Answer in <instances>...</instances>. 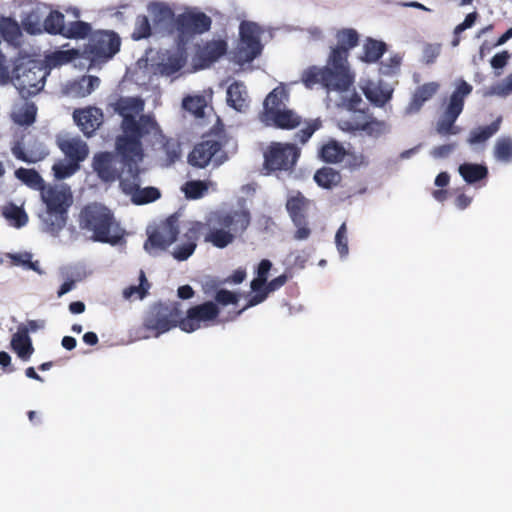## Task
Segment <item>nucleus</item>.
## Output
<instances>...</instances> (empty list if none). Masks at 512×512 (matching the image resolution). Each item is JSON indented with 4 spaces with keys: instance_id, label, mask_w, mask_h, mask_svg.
Wrapping results in <instances>:
<instances>
[{
    "instance_id": "f257e3e1",
    "label": "nucleus",
    "mask_w": 512,
    "mask_h": 512,
    "mask_svg": "<svg viewBox=\"0 0 512 512\" xmlns=\"http://www.w3.org/2000/svg\"><path fill=\"white\" fill-rule=\"evenodd\" d=\"M337 40L338 45L332 49L327 66H312L303 71L301 81L306 88L320 84L328 92L345 93L352 87L355 76L349 69L347 57L349 49L357 45L358 36L355 30L345 29L338 32Z\"/></svg>"
},
{
    "instance_id": "f03ea898",
    "label": "nucleus",
    "mask_w": 512,
    "mask_h": 512,
    "mask_svg": "<svg viewBox=\"0 0 512 512\" xmlns=\"http://www.w3.org/2000/svg\"><path fill=\"white\" fill-rule=\"evenodd\" d=\"M144 102L139 98H121L116 103L115 110L123 117V135L118 137L116 147L124 157L132 153L133 161H142L143 153L140 138L144 135H153L163 138L160 127L151 116L142 115L138 120L136 117L142 113Z\"/></svg>"
},
{
    "instance_id": "7ed1b4c3",
    "label": "nucleus",
    "mask_w": 512,
    "mask_h": 512,
    "mask_svg": "<svg viewBox=\"0 0 512 512\" xmlns=\"http://www.w3.org/2000/svg\"><path fill=\"white\" fill-rule=\"evenodd\" d=\"M120 49V38L112 31L94 32L86 48L80 52L77 49L60 50L54 52L47 58L49 65L57 66L74 61L78 58H85L91 63L107 61L111 59Z\"/></svg>"
},
{
    "instance_id": "20e7f679",
    "label": "nucleus",
    "mask_w": 512,
    "mask_h": 512,
    "mask_svg": "<svg viewBox=\"0 0 512 512\" xmlns=\"http://www.w3.org/2000/svg\"><path fill=\"white\" fill-rule=\"evenodd\" d=\"M40 194L46 206V211L40 215L43 230L52 236H57L66 225L67 211L73 203L71 189L63 183L49 184Z\"/></svg>"
},
{
    "instance_id": "39448f33",
    "label": "nucleus",
    "mask_w": 512,
    "mask_h": 512,
    "mask_svg": "<svg viewBox=\"0 0 512 512\" xmlns=\"http://www.w3.org/2000/svg\"><path fill=\"white\" fill-rule=\"evenodd\" d=\"M250 223L247 210L217 212L208 219L209 233L206 241L215 247L224 248L233 242L236 235L243 233Z\"/></svg>"
},
{
    "instance_id": "423d86ee",
    "label": "nucleus",
    "mask_w": 512,
    "mask_h": 512,
    "mask_svg": "<svg viewBox=\"0 0 512 512\" xmlns=\"http://www.w3.org/2000/svg\"><path fill=\"white\" fill-rule=\"evenodd\" d=\"M79 224L82 229L91 231L96 241L115 244L122 237V230L111 211L98 203L87 205L81 211Z\"/></svg>"
},
{
    "instance_id": "0eeeda50",
    "label": "nucleus",
    "mask_w": 512,
    "mask_h": 512,
    "mask_svg": "<svg viewBox=\"0 0 512 512\" xmlns=\"http://www.w3.org/2000/svg\"><path fill=\"white\" fill-rule=\"evenodd\" d=\"M49 70L43 62L29 57H20L16 60L13 69V83L22 98H28L40 92Z\"/></svg>"
},
{
    "instance_id": "6e6552de",
    "label": "nucleus",
    "mask_w": 512,
    "mask_h": 512,
    "mask_svg": "<svg viewBox=\"0 0 512 512\" xmlns=\"http://www.w3.org/2000/svg\"><path fill=\"white\" fill-rule=\"evenodd\" d=\"M179 306V303L173 302L152 307L147 313L143 323V329L150 331L151 334L143 333L139 335L138 338L148 339L151 336L159 337L173 327L179 326L182 315Z\"/></svg>"
},
{
    "instance_id": "1a4fd4ad",
    "label": "nucleus",
    "mask_w": 512,
    "mask_h": 512,
    "mask_svg": "<svg viewBox=\"0 0 512 512\" xmlns=\"http://www.w3.org/2000/svg\"><path fill=\"white\" fill-rule=\"evenodd\" d=\"M124 165L127 167V172L121 176L120 187L126 195L131 197V201L137 205L146 204L157 200L160 197V192L154 187L141 188L139 180L138 164L141 161H133L132 153L124 157Z\"/></svg>"
},
{
    "instance_id": "9d476101",
    "label": "nucleus",
    "mask_w": 512,
    "mask_h": 512,
    "mask_svg": "<svg viewBox=\"0 0 512 512\" xmlns=\"http://www.w3.org/2000/svg\"><path fill=\"white\" fill-rule=\"evenodd\" d=\"M211 18L195 7L186 8L175 17V31L179 45L185 46L196 35L207 32L211 27Z\"/></svg>"
},
{
    "instance_id": "9b49d317",
    "label": "nucleus",
    "mask_w": 512,
    "mask_h": 512,
    "mask_svg": "<svg viewBox=\"0 0 512 512\" xmlns=\"http://www.w3.org/2000/svg\"><path fill=\"white\" fill-rule=\"evenodd\" d=\"M472 89V86L463 79L456 82V88L450 96L445 112L437 123L439 134L447 135L458 132L453 125L463 111L464 99L472 92Z\"/></svg>"
},
{
    "instance_id": "f8f14e48",
    "label": "nucleus",
    "mask_w": 512,
    "mask_h": 512,
    "mask_svg": "<svg viewBox=\"0 0 512 512\" xmlns=\"http://www.w3.org/2000/svg\"><path fill=\"white\" fill-rule=\"evenodd\" d=\"M340 95V102L337 106L341 109L337 125L345 132H356L362 131V127H355L360 121L359 114H366V112L360 108L362 104V98L351 87L348 88L347 92H338Z\"/></svg>"
},
{
    "instance_id": "ddd939ff",
    "label": "nucleus",
    "mask_w": 512,
    "mask_h": 512,
    "mask_svg": "<svg viewBox=\"0 0 512 512\" xmlns=\"http://www.w3.org/2000/svg\"><path fill=\"white\" fill-rule=\"evenodd\" d=\"M240 42L235 52V60L239 64L253 61L262 51L260 43V27L254 22L240 24Z\"/></svg>"
},
{
    "instance_id": "4468645a",
    "label": "nucleus",
    "mask_w": 512,
    "mask_h": 512,
    "mask_svg": "<svg viewBox=\"0 0 512 512\" xmlns=\"http://www.w3.org/2000/svg\"><path fill=\"white\" fill-rule=\"evenodd\" d=\"M218 315L217 304L208 301L188 309L186 317H181L179 321V328L186 333H192L215 324Z\"/></svg>"
},
{
    "instance_id": "2eb2a0df",
    "label": "nucleus",
    "mask_w": 512,
    "mask_h": 512,
    "mask_svg": "<svg viewBox=\"0 0 512 512\" xmlns=\"http://www.w3.org/2000/svg\"><path fill=\"white\" fill-rule=\"evenodd\" d=\"M223 146L222 140L207 139L193 148L188 156V162L198 168H204L210 163L220 166L227 160Z\"/></svg>"
},
{
    "instance_id": "dca6fc26",
    "label": "nucleus",
    "mask_w": 512,
    "mask_h": 512,
    "mask_svg": "<svg viewBox=\"0 0 512 512\" xmlns=\"http://www.w3.org/2000/svg\"><path fill=\"white\" fill-rule=\"evenodd\" d=\"M299 155V149L293 144L272 143L264 154L265 169L268 171L290 170L296 164Z\"/></svg>"
},
{
    "instance_id": "f3484780",
    "label": "nucleus",
    "mask_w": 512,
    "mask_h": 512,
    "mask_svg": "<svg viewBox=\"0 0 512 512\" xmlns=\"http://www.w3.org/2000/svg\"><path fill=\"white\" fill-rule=\"evenodd\" d=\"M178 233V217L172 215L156 231L149 235L148 240L144 244V249L151 255H157L176 240Z\"/></svg>"
},
{
    "instance_id": "a211bd4d",
    "label": "nucleus",
    "mask_w": 512,
    "mask_h": 512,
    "mask_svg": "<svg viewBox=\"0 0 512 512\" xmlns=\"http://www.w3.org/2000/svg\"><path fill=\"white\" fill-rule=\"evenodd\" d=\"M22 8L21 24L23 29L30 35H39L43 32L44 16L49 7L47 4L37 0H20Z\"/></svg>"
},
{
    "instance_id": "6ab92c4d",
    "label": "nucleus",
    "mask_w": 512,
    "mask_h": 512,
    "mask_svg": "<svg viewBox=\"0 0 512 512\" xmlns=\"http://www.w3.org/2000/svg\"><path fill=\"white\" fill-rule=\"evenodd\" d=\"M121 164L123 166V170L120 173L118 167L116 166L118 163L117 157L109 152H101L93 157V169L97 173L98 177L104 182H114L116 179L121 180V176L124 172H127V167L124 165L123 155Z\"/></svg>"
},
{
    "instance_id": "aec40b11",
    "label": "nucleus",
    "mask_w": 512,
    "mask_h": 512,
    "mask_svg": "<svg viewBox=\"0 0 512 512\" xmlns=\"http://www.w3.org/2000/svg\"><path fill=\"white\" fill-rule=\"evenodd\" d=\"M187 62V55L183 45L167 51L161 57V61L157 64L156 71L165 77L178 78L181 69Z\"/></svg>"
},
{
    "instance_id": "412c9836",
    "label": "nucleus",
    "mask_w": 512,
    "mask_h": 512,
    "mask_svg": "<svg viewBox=\"0 0 512 512\" xmlns=\"http://www.w3.org/2000/svg\"><path fill=\"white\" fill-rule=\"evenodd\" d=\"M359 87L365 97L375 106L383 107L393 95V87L382 80L361 79Z\"/></svg>"
},
{
    "instance_id": "4be33fe9",
    "label": "nucleus",
    "mask_w": 512,
    "mask_h": 512,
    "mask_svg": "<svg viewBox=\"0 0 512 512\" xmlns=\"http://www.w3.org/2000/svg\"><path fill=\"white\" fill-rule=\"evenodd\" d=\"M260 120L267 126H275L281 129H293L300 124V117L285 106L269 114H261Z\"/></svg>"
},
{
    "instance_id": "5701e85b",
    "label": "nucleus",
    "mask_w": 512,
    "mask_h": 512,
    "mask_svg": "<svg viewBox=\"0 0 512 512\" xmlns=\"http://www.w3.org/2000/svg\"><path fill=\"white\" fill-rule=\"evenodd\" d=\"M73 118L82 132L90 136L103 121V113L99 108L88 107L81 110H76Z\"/></svg>"
},
{
    "instance_id": "b1692460",
    "label": "nucleus",
    "mask_w": 512,
    "mask_h": 512,
    "mask_svg": "<svg viewBox=\"0 0 512 512\" xmlns=\"http://www.w3.org/2000/svg\"><path fill=\"white\" fill-rule=\"evenodd\" d=\"M58 145L67 159L73 160L79 164L86 159L89 153L86 142L79 137H62L58 140Z\"/></svg>"
},
{
    "instance_id": "393cba45",
    "label": "nucleus",
    "mask_w": 512,
    "mask_h": 512,
    "mask_svg": "<svg viewBox=\"0 0 512 512\" xmlns=\"http://www.w3.org/2000/svg\"><path fill=\"white\" fill-rule=\"evenodd\" d=\"M11 347L23 361L30 359L34 348L26 326L21 325L18 327L17 332L12 336Z\"/></svg>"
},
{
    "instance_id": "a878e982",
    "label": "nucleus",
    "mask_w": 512,
    "mask_h": 512,
    "mask_svg": "<svg viewBox=\"0 0 512 512\" xmlns=\"http://www.w3.org/2000/svg\"><path fill=\"white\" fill-rule=\"evenodd\" d=\"M147 11L150 14L155 29L165 28L174 18V11L166 2L155 1L147 5Z\"/></svg>"
},
{
    "instance_id": "bb28decb",
    "label": "nucleus",
    "mask_w": 512,
    "mask_h": 512,
    "mask_svg": "<svg viewBox=\"0 0 512 512\" xmlns=\"http://www.w3.org/2000/svg\"><path fill=\"white\" fill-rule=\"evenodd\" d=\"M271 267L272 263L267 259H264L259 263L257 278L251 282V289L255 294L250 298L249 305H257L266 299L267 293H259V291L264 287Z\"/></svg>"
},
{
    "instance_id": "cd10ccee",
    "label": "nucleus",
    "mask_w": 512,
    "mask_h": 512,
    "mask_svg": "<svg viewBox=\"0 0 512 512\" xmlns=\"http://www.w3.org/2000/svg\"><path fill=\"white\" fill-rule=\"evenodd\" d=\"M438 89L439 84L437 82H429L420 86L413 94L408 106L405 108V114L412 115L417 113L423 104L428 101L438 91Z\"/></svg>"
},
{
    "instance_id": "c85d7f7f",
    "label": "nucleus",
    "mask_w": 512,
    "mask_h": 512,
    "mask_svg": "<svg viewBox=\"0 0 512 512\" xmlns=\"http://www.w3.org/2000/svg\"><path fill=\"white\" fill-rule=\"evenodd\" d=\"M227 104L239 112H243L248 108V93L243 83L236 81L228 87Z\"/></svg>"
},
{
    "instance_id": "c756f323",
    "label": "nucleus",
    "mask_w": 512,
    "mask_h": 512,
    "mask_svg": "<svg viewBox=\"0 0 512 512\" xmlns=\"http://www.w3.org/2000/svg\"><path fill=\"white\" fill-rule=\"evenodd\" d=\"M100 84L96 76H83L77 81L66 85V93L72 97H86L91 94Z\"/></svg>"
},
{
    "instance_id": "7c9ffc66",
    "label": "nucleus",
    "mask_w": 512,
    "mask_h": 512,
    "mask_svg": "<svg viewBox=\"0 0 512 512\" xmlns=\"http://www.w3.org/2000/svg\"><path fill=\"white\" fill-rule=\"evenodd\" d=\"M199 232V224H192L185 233L186 241L178 245L174 251L173 256L179 261L187 260L195 251L196 241Z\"/></svg>"
},
{
    "instance_id": "2f4dec72",
    "label": "nucleus",
    "mask_w": 512,
    "mask_h": 512,
    "mask_svg": "<svg viewBox=\"0 0 512 512\" xmlns=\"http://www.w3.org/2000/svg\"><path fill=\"white\" fill-rule=\"evenodd\" d=\"M37 108L34 103L20 101L14 104L11 112L12 120L19 125H30L35 121Z\"/></svg>"
},
{
    "instance_id": "473e14b6",
    "label": "nucleus",
    "mask_w": 512,
    "mask_h": 512,
    "mask_svg": "<svg viewBox=\"0 0 512 512\" xmlns=\"http://www.w3.org/2000/svg\"><path fill=\"white\" fill-rule=\"evenodd\" d=\"M360 121L355 124V127H362V131L370 136L379 137L390 131V126L387 122L371 118L368 114H359Z\"/></svg>"
},
{
    "instance_id": "72a5a7b5",
    "label": "nucleus",
    "mask_w": 512,
    "mask_h": 512,
    "mask_svg": "<svg viewBox=\"0 0 512 512\" xmlns=\"http://www.w3.org/2000/svg\"><path fill=\"white\" fill-rule=\"evenodd\" d=\"M458 172L467 184H475L485 179L488 175L486 166L475 163H464L458 168Z\"/></svg>"
},
{
    "instance_id": "f704fd0d",
    "label": "nucleus",
    "mask_w": 512,
    "mask_h": 512,
    "mask_svg": "<svg viewBox=\"0 0 512 512\" xmlns=\"http://www.w3.org/2000/svg\"><path fill=\"white\" fill-rule=\"evenodd\" d=\"M288 99V92L284 84H280L271 91L264 101V111L261 114H269L270 111H276L285 106Z\"/></svg>"
},
{
    "instance_id": "c9c22d12",
    "label": "nucleus",
    "mask_w": 512,
    "mask_h": 512,
    "mask_svg": "<svg viewBox=\"0 0 512 512\" xmlns=\"http://www.w3.org/2000/svg\"><path fill=\"white\" fill-rule=\"evenodd\" d=\"M1 213L9 225L15 228H21L28 222L26 212L21 207L13 203L4 205L1 209Z\"/></svg>"
},
{
    "instance_id": "e433bc0d",
    "label": "nucleus",
    "mask_w": 512,
    "mask_h": 512,
    "mask_svg": "<svg viewBox=\"0 0 512 512\" xmlns=\"http://www.w3.org/2000/svg\"><path fill=\"white\" fill-rule=\"evenodd\" d=\"M307 205L308 200L300 193L291 195L288 198L286 208L295 225L302 224V218H304V211Z\"/></svg>"
},
{
    "instance_id": "4c0bfd02",
    "label": "nucleus",
    "mask_w": 512,
    "mask_h": 512,
    "mask_svg": "<svg viewBox=\"0 0 512 512\" xmlns=\"http://www.w3.org/2000/svg\"><path fill=\"white\" fill-rule=\"evenodd\" d=\"M11 150L15 158L27 163H36L44 159L47 155V152L43 148L25 150L24 146L19 141L14 143Z\"/></svg>"
},
{
    "instance_id": "58836bf2",
    "label": "nucleus",
    "mask_w": 512,
    "mask_h": 512,
    "mask_svg": "<svg viewBox=\"0 0 512 512\" xmlns=\"http://www.w3.org/2000/svg\"><path fill=\"white\" fill-rule=\"evenodd\" d=\"M64 15L59 11H50L43 21V31L63 36L65 30Z\"/></svg>"
},
{
    "instance_id": "ea45409f",
    "label": "nucleus",
    "mask_w": 512,
    "mask_h": 512,
    "mask_svg": "<svg viewBox=\"0 0 512 512\" xmlns=\"http://www.w3.org/2000/svg\"><path fill=\"white\" fill-rule=\"evenodd\" d=\"M501 118L485 127H479L470 132L468 143L470 145H476L486 142L492 137L500 128Z\"/></svg>"
},
{
    "instance_id": "a19ab883",
    "label": "nucleus",
    "mask_w": 512,
    "mask_h": 512,
    "mask_svg": "<svg viewBox=\"0 0 512 512\" xmlns=\"http://www.w3.org/2000/svg\"><path fill=\"white\" fill-rule=\"evenodd\" d=\"M314 180L318 186L325 189H332L340 183L341 176L335 169L324 167L315 173Z\"/></svg>"
},
{
    "instance_id": "79ce46f5",
    "label": "nucleus",
    "mask_w": 512,
    "mask_h": 512,
    "mask_svg": "<svg viewBox=\"0 0 512 512\" xmlns=\"http://www.w3.org/2000/svg\"><path fill=\"white\" fill-rule=\"evenodd\" d=\"M344 156V147L334 140L328 141L320 150V157L325 162L337 163L340 162Z\"/></svg>"
},
{
    "instance_id": "37998d69",
    "label": "nucleus",
    "mask_w": 512,
    "mask_h": 512,
    "mask_svg": "<svg viewBox=\"0 0 512 512\" xmlns=\"http://www.w3.org/2000/svg\"><path fill=\"white\" fill-rule=\"evenodd\" d=\"M79 169L80 164L70 159L59 160L52 166L53 175L57 180L69 178Z\"/></svg>"
},
{
    "instance_id": "c03bdc74",
    "label": "nucleus",
    "mask_w": 512,
    "mask_h": 512,
    "mask_svg": "<svg viewBox=\"0 0 512 512\" xmlns=\"http://www.w3.org/2000/svg\"><path fill=\"white\" fill-rule=\"evenodd\" d=\"M15 176L28 187L40 192L46 186L42 177L32 169L19 168L15 171Z\"/></svg>"
},
{
    "instance_id": "a18cd8bd",
    "label": "nucleus",
    "mask_w": 512,
    "mask_h": 512,
    "mask_svg": "<svg viewBox=\"0 0 512 512\" xmlns=\"http://www.w3.org/2000/svg\"><path fill=\"white\" fill-rule=\"evenodd\" d=\"M494 157L502 163L512 162V138L503 136L497 139L494 146Z\"/></svg>"
},
{
    "instance_id": "49530a36",
    "label": "nucleus",
    "mask_w": 512,
    "mask_h": 512,
    "mask_svg": "<svg viewBox=\"0 0 512 512\" xmlns=\"http://www.w3.org/2000/svg\"><path fill=\"white\" fill-rule=\"evenodd\" d=\"M512 94V73L508 74L502 81L497 82L483 91L484 97L497 96L506 98Z\"/></svg>"
},
{
    "instance_id": "de8ad7c7",
    "label": "nucleus",
    "mask_w": 512,
    "mask_h": 512,
    "mask_svg": "<svg viewBox=\"0 0 512 512\" xmlns=\"http://www.w3.org/2000/svg\"><path fill=\"white\" fill-rule=\"evenodd\" d=\"M226 52V43L221 40L208 42L201 50V57L208 62L217 60Z\"/></svg>"
},
{
    "instance_id": "09e8293b",
    "label": "nucleus",
    "mask_w": 512,
    "mask_h": 512,
    "mask_svg": "<svg viewBox=\"0 0 512 512\" xmlns=\"http://www.w3.org/2000/svg\"><path fill=\"white\" fill-rule=\"evenodd\" d=\"M363 55L361 60L365 62H376L384 53L385 44L376 40H368L364 47Z\"/></svg>"
},
{
    "instance_id": "8fccbe9b",
    "label": "nucleus",
    "mask_w": 512,
    "mask_h": 512,
    "mask_svg": "<svg viewBox=\"0 0 512 512\" xmlns=\"http://www.w3.org/2000/svg\"><path fill=\"white\" fill-rule=\"evenodd\" d=\"M182 106L185 110L191 112L196 117H202L204 115V109L207 106V102L204 96H187L183 99Z\"/></svg>"
},
{
    "instance_id": "3c124183",
    "label": "nucleus",
    "mask_w": 512,
    "mask_h": 512,
    "mask_svg": "<svg viewBox=\"0 0 512 512\" xmlns=\"http://www.w3.org/2000/svg\"><path fill=\"white\" fill-rule=\"evenodd\" d=\"M91 32L89 23L75 21L66 25L63 36L66 38H85Z\"/></svg>"
},
{
    "instance_id": "603ef678",
    "label": "nucleus",
    "mask_w": 512,
    "mask_h": 512,
    "mask_svg": "<svg viewBox=\"0 0 512 512\" xmlns=\"http://www.w3.org/2000/svg\"><path fill=\"white\" fill-rule=\"evenodd\" d=\"M9 258L11 259L12 263L16 266H22L25 269L33 270L39 274L42 273L39 268V262L32 261L31 253L24 252V253L9 254Z\"/></svg>"
},
{
    "instance_id": "864d4df0",
    "label": "nucleus",
    "mask_w": 512,
    "mask_h": 512,
    "mask_svg": "<svg viewBox=\"0 0 512 512\" xmlns=\"http://www.w3.org/2000/svg\"><path fill=\"white\" fill-rule=\"evenodd\" d=\"M140 284L139 286H130L123 291V296L125 299H131L133 297L142 299L146 295L150 285L145 277L143 271L140 272Z\"/></svg>"
},
{
    "instance_id": "5fc2aeb1",
    "label": "nucleus",
    "mask_w": 512,
    "mask_h": 512,
    "mask_svg": "<svg viewBox=\"0 0 512 512\" xmlns=\"http://www.w3.org/2000/svg\"><path fill=\"white\" fill-rule=\"evenodd\" d=\"M335 245L341 259H345L349 254L348 232L346 223H342L335 235Z\"/></svg>"
},
{
    "instance_id": "6e6d98bb",
    "label": "nucleus",
    "mask_w": 512,
    "mask_h": 512,
    "mask_svg": "<svg viewBox=\"0 0 512 512\" xmlns=\"http://www.w3.org/2000/svg\"><path fill=\"white\" fill-rule=\"evenodd\" d=\"M151 34V25L146 16H138L135 22V28L132 33L134 40L147 38Z\"/></svg>"
},
{
    "instance_id": "4d7b16f0",
    "label": "nucleus",
    "mask_w": 512,
    "mask_h": 512,
    "mask_svg": "<svg viewBox=\"0 0 512 512\" xmlns=\"http://www.w3.org/2000/svg\"><path fill=\"white\" fill-rule=\"evenodd\" d=\"M207 190L206 185L200 181H191L185 184L183 191L188 198L196 199L203 196Z\"/></svg>"
},
{
    "instance_id": "13d9d810",
    "label": "nucleus",
    "mask_w": 512,
    "mask_h": 512,
    "mask_svg": "<svg viewBox=\"0 0 512 512\" xmlns=\"http://www.w3.org/2000/svg\"><path fill=\"white\" fill-rule=\"evenodd\" d=\"M402 57L398 54L391 56L387 61L382 62L380 73L383 75H394L399 70Z\"/></svg>"
},
{
    "instance_id": "bf43d9fd",
    "label": "nucleus",
    "mask_w": 512,
    "mask_h": 512,
    "mask_svg": "<svg viewBox=\"0 0 512 512\" xmlns=\"http://www.w3.org/2000/svg\"><path fill=\"white\" fill-rule=\"evenodd\" d=\"M164 150L167 156V163L172 164L179 159L181 154L180 145L175 140H167L164 143Z\"/></svg>"
},
{
    "instance_id": "052dcab7",
    "label": "nucleus",
    "mask_w": 512,
    "mask_h": 512,
    "mask_svg": "<svg viewBox=\"0 0 512 512\" xmlns=\"http://www.w3.org/2000/svg\"><path fill=\"white\" fill-rule=\"evenodd\" d=\"M441 52L440 44H428L423 50V61L427 64L433 63Z\"/></svg>"
},
{
    "instance_id": "680f3d73",
    "label": "nucleus",
    "mask_w": 512,
    "mask_h": 512,
    "mask_svg": "<svg viewBox=\"0 0 512 512\" xmlns=\"http://www.w3.org/2000/svg\"><path fill=\"white\" fill-rule=\"evenodd\" d=\"M321 126V123L318 119L310 122L305 129L300 130L297 133V137L301 141V143H305L309 140V138L313 135V133L318 130Z\"/></svg>"
},
{
    "instance_id": "e2e57ef3",
    "label": "nucleus",
    "mask_w": 512,
    "mask_h": 512,
    "mask_svg": "<svg viewBox=\"0 0 512 512\" xmlns=\"http://www.w3.org/2000/svg\"><path fill=\"white\" fill-rule=\"evenodd\" d=\"M478 18V14L477 12H472V13H469L464 21L460 24H458L455 29H454V35H460L463 31H465L466 29H469L471 28L476 20Z\"/></svg>"
},
{
    "instance_id": "0e129e2a",
    "label": "nucleus",
    "mask_w": 512,
    "mask_h": 512,
    "mask_svg": "<svg viewBox=\"0 0 512 512\" xmlns=\"http://www.w3.org/2000/svg\"><path fill=\"white\" fill-rule=\"evenodd\" d=\"M215 300L219 304L228 305L235 304L237 302V297L234 293L222 289L216 293Z\"/></svg>"
},
{
    "instance_id": "69168bd1",
    "label": "nucleus",
    "mask_w": 512,
    "mask_h": 512,
    "mask_svg": "<svg viewBox=\"0 0 512 512\" xmlns=\"http://www.w3.org/2000/svg\"><path fill=\"white\" fill-rule=\"evenodd\" d=\"M454 149V144H445L435 147L434 149L431 150L430 154L432 157L436 159L446 158L454 151Z\"/></svg>"
},
{
    "instance_id": "338daca9",
    "label": "nucleus",
    "mask_w": 512,
    "mask_h": 512,
    "mask_svg": "<svg viewBox=\"0 0 512 512\" xmlns=\"http://www.w3.org/2000/svg\"><path fill=\"white\" fill-rule=\"evenodd\" d=\"M287 282V276L286 275H280L276 277L275 279L271 280L266 287L262 288L259 293L266 292L267 294L270 292H274L281 288L285 283Z\"/></svg>"
},
{
    "instance_id": "774afa93",
    "label": "nucleus",
    "mask_w": 512,
    "mask_h": 512,
    "mask_svg": "<svg viewBox=\"0 0 512 512\" xmlns=\"http://www.w3.org/2000/svg\"><path fill=\"white\" fill-rule=\"evenodd\" d=\"M509 58H510V55L507 51H502L500 53H497L491 59L492 68H494L495 70L504 68L506 66Z\"/></svg>"
}]
</instances>
